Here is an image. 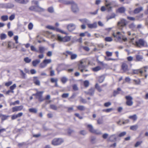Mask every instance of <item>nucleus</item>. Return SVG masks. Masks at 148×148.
Here are the masks:
<instances>
[{"label":"nucleus","instance_id":"a19ab883","mask_svg":"<svg viewBox=\"0 0 148 148\" xmlns=\"http://www.w3.org/2000/svg\"><path fill=\"white\" fill-rule=\"evenodd\" d=\"M29 112H33L34 113H36L37 112V110L34 108H31L29 110Z\"/></svg>","mask_w":148,"mask_h":148},{"label":"nucleus","instance_id":"0eeeda50","mask_svg":"<svg viewBox=\"0 0 148 148\" xmlns=\"http://www.w3.org/2000/svg\"><path fill=\"white\" fill-rule=\"evenodd\" d=\"M47 28L49 29L55 30L57 32H60L61 33L67 35L68 33L60 29L55 27H54L51 25H47L46 27Z\"/></svg>","mask_w":148,"mask_h":148},{"label":"nucleus","instance_id":"e433bc0d","mask_svg":"<svg viewBox=\"0 0 148 148\" xmlns=\"http://www.w3.org/2000/svg\"><path fill=\"white\" fill-rule=\"evenodd\" d=\"M31 59L28 57H25L24 59V61L26 63H29L31 61Z\"/></svg>","mask_w":148,"mask_h":148},{"label":"nucleus","instance_id":"69168bd1","mask_svg":"<svg viewBox=\"0 0 148 148\" xmlns=\"http://www.w3.org/2000/svg\"><path fill=\"white\" fill-rule=\"evenodd\" d=\"M58 81V79H57L56 78L55 79L54 78H51V82L52 83L56 82H57Z\"/></svg>","mask_w":148,"mask_h":148},{"label":"nucleus","instance_id":"2eb2a0df","mask_svg":"<svg viewBox=\"0 0 148 148\" xmlns=\"http://www.w3.org/2000/svg\"><path fill=\"white\" fill-rule=\"evenodd\" d=\"M132 72L133 74H139L140 73L142 74L143 73L142 68L138 69L133 70Z\"/></svg>","mask_w":148,"mask_h":148},{"label":"nucleus","instance_id":"aec40b11","mask_svg":"<svg viewBox=\"0 0 148 148\" xmlns=\"http://www.w3.org/2000/svg\"><path fill=\"white\" fill-rule=\"evenodd\" d=\"M40 62V60L39 59H36L32 62V64L34 66L36 67Z\"/></svg>","mask_w":148,"mask_h":148},{"label":"nucleus","instance_id":"49530a36","mask_svg":"<svg viewBox=\"0 0 148 148\" xmlns=\"http://www.w3.org/2000/svg\"><path fill=\"white\" fill-rule=\"evenodd\" d=\"M47 65L43 61V62L40 64V68H45Z\"/></svg>","mask_w":148,"mask_h":148},{"label":"nucleus","instance_id":"423d86ee","mask_svg":"<svg viewBox=\"0 0 148 148\" xmlns=\"http://www.w3.org/2000/svg\"><path fill=\"white\" fill-rule=\"evenodd\" d=\"M64 142V140L62 138H55L52 141L51 143L54 145H60Z\"/></svg>","mask_w":148,"mask_h":148},{"label":"nucleus","instance_id":"a211bd4d","mask_svg":"<svg viewBox=\"0 0 148 148\" xmlns=\"http://www.w3.org/2000/svg\"><path fill=\"white\" fill-rule=\"evenodd\" d=\"M117 139L116 134H113L110 136L109 137V140L113 142L116 141Z\"/></svg>","mask_w":148,"mask_h":148},{"label":"nucleus","instance_id":"2f4dec72","mask_svg":"<svg viewBox=\"0 0 148 148\" xmlns=\"http://www.w3.org/2000/svg\"><path fill=\"white\" fill-rule=\"evenodd\" d=\"M88 127L89 129V131L92 132V133L93 132H94V130H94L93 127L91 125H88L87 126Z\"/></svg>","mask_w":148,"mask_h":148},{"label":"nucleus","instance_id":"5701e85b","mask_svg":"<svg viewBox=\"0 0 148 148\" xmlns=\"http://www.w3.org/2000/svg\"><path fill=\"white\" fill-rule=\"evenodd\" d=\"M60 80L62 82L65 84L68 80V78L66 76H63L61 78Z\"/></svg>","mask_w":148,"mask_h":148},{"label":"nucleus","instance_id":"774afa93","mask_svg":"<svg viewBox=\"0 0 148 148\" xmlns=\"http://www.w3.org/2000/svg\"><path fill=\"white\" fill-rule=\"evenodd\" d=\"M48 11L50 13H52L54 11L53 9V8L52 7H50L49 8H48Z\"/></svg>","mask_w":148,"mask_h":148},{"label":"nucleus","instance_id":"0e129e2a","mask_svg":"<svg viewBox=\"0 0 148 148\" xmlns=\"http://www.w3.org/2000/svg\"><path fill=\"white\" fill-rule=\"evenodd\" d=\"M12 81H9L6 82L5 84V85L7 86H9L12 84Z\"/></svg>","mask_w":148,"mask_h":148},{"label":"nucleus","instance_id":"052dcab7","mask_svg":"<svg viewBox=\"0 0 148 148\" xmlns=\"http://www.w3.org/2000/svg\"><path fill=\"white\" fill-rule=\"evenodd\" d=\"M16 87V85L15 84H13L12 86H10V88L11 90H13Z\"/></svg>","mask_w":148,"mask_h":148},{"label":"nucleus","instance_id":"6e6552de","mask_svg":"<svg viewBox=\"0 0 148 148\" xmlns=\"http://www.w3.org/2000/svg\"><path fill=\"white\" fill-rule=\"evenodd\" d=\"M126 25V20L123 19H121L120 21L118 23V26L119 28L121 30H122V28Z\"/></svg>","mask_w":148,"mask_h":148},{"label":"nucleus","instance_id":"393cba45","mask_svg":"<svg viewBox=\"0 0 148 148\" xmlns=\"http://www.w3.org/2000/svg\"><path fill=\"white\" fill-rule=\"evenodd\" d=\"M109 3H112L111 6L113 7H114L118 6V4L115 1H112L108 2Z\"/></svg>","mask_w":148,"mask_h":148},{"label":"nucleus","instance_id":"4be33fe9","mask_svg":"<svg viewBox=\"0 0 148 148\" xmlns=\"http://www.w3.org/2000/svg\"><path fill=\"white\" fill-rule=\"evenodd\" d=\"M37 77H34L33 81L34 83L36 85H40V82L39 80H38Z\"/></svg>","mask_w":148,"mask_h":148},{"label":"nucleus","instance_id":"b1692460","mask_svg":"<svg viewBox=\"0 0 148 148\" xmlns=\"http://www.w3.org/2000/svg\"><path fill=\"white\" fill-rule=\"evenodd\" d=\"M136 60L138 61H142L143 59V56L140 55H137L136 56Z\"/></svg>","mask_w":148,"mask_h":148},{"label":"nucleus","instance_id":"ea45409f","mask_svg":"<svg viewBox=\"0 0 148 148\" xmlns=\"http://www.w3.org/2000/svg\"><path fill=\"white\" fill-rule=\"evenodd\" d=\"M95 88L99 92H100L102 91L101 88L98 85L97 83L95 85Z\"/></svg>","mask_w":148,"mask_h":148},{"label":"nucleus","instance_id":"cd10ccee","mask_svg":"<svg viewBox=\"0 0 148 148\" xmlns=\"http://www.w3.org/2000/svg\"><path fill=\"white\" fill-rule=\"evenodd\" d=\"M143 8L142 7L137 8L135 9L134 11V13L135 14H137L140 11L143 10Z\"/></svg>","mask_w":148,"mask_h":148},{"label":"nucleus","instance_id":"f3484780","mask_svg":"<svg viewBox=\"0 0 148 148\" xmlns=\"http://www.w3.org/2000/svg\"><path fill=\"white\" fill-rule=\"evenodd\" d=\"M79 21L83 24H86L87 26H88V24L90 23V21L88 19L86 18L82 19H79Z\"/></svg>","mask_w":148,"mask_h":148},{"label":"nucleus","instance_id":"603ef678","mask_svg":"<svg viewBox=\"0 0 148 148\" xmlns=\"http://www.w3.org/2000/svg\"><path fill=\"white\" fill-rule=\"evenodd\" d=\"M77 55L75 54H72L71 55V60L75 59L77 57Z\"/></svg>","mask_w":148,"mask_h":148},{"label":"nucleus","instance_id":"f03ea898","mask_svg":"<svg viewBox=\"0 0 148 148\" xmlns=\"http://www.w3.org/2000/svg\"><path fill=\"white\" fill-rule=\"evenodd\" d=\"M112 35L114 38H116L120 42L122 40L125 41L127 40V38L122 35L121 33L120 32H117L116 34L114 33L112 34Z\"/></svg>","mask_w":148,"mask_h":148},{"label":"nucleus","instance_id":"bf43d9fd","mask_svg":"<svg viewBox=\"0 0 148 148\" xmlns=\"http://www.w3.org/2000/svg\"><path fill=\"white\" fill-rule=\"evenodd\" d=\"M111 104V103L110 102H108L104 103V105L105 107H109V106H110Z\"/></svg>","mask_w":148,"mask_h":148},{"label":"nucleus","instance_id":"864d4df0","mask_svg":"<svg viewBox=\"0 0 148 148\" xmlns=\"http://www.w3.org/2000/svg\"><path fill=\"white\" fill-rule=\"evenodd\" d=\"M33 25L32 23H30L28 25V28L29 30H31L33 28Z\"/></svg>","mask_w":148,"mask_h":148},{"label":"nucleus","instance_id":"58836bf2","mask_svg":"<svg viewBox=\"0 0 148 148\" xmlns=\"http://www.w3.org/2000/svg\"><path fill=\"white\" fill-rule=\"evenodd\" d=\"M0 37L1 40H3L6 38L7 36L5 34H1L0 35Z\"/></svg>","mask_w":148,"mask_h":148},{"label":"nucleus","instance_id":"4c0bfd02","mask_svg":"<svg viewBox=\"0 0 148 148\" xmlns=\"http://www.w3.org/2000/svg\"><path fill=\"white\" fill-rule=\"evenodd\" d=\"M129 118L130 119H132L134 121H136L137 119V117L136 114H134L132 116H129Z\"/></svg>","mask_w":148,"mask_h":148},{"label":"nucleus","instance_id":"412c9836","mask_svg":"<svg viewBox=\"0 0 148 148\" xmlns=\"http://www.w3.org/2000/svg\"><path fill=\"white\" fill-rule=\"evenodd\" d=\"M39 50L38 52L40 53H45L46 49L44 47L40 46L38 47Z\"/></svg>","mask_w":148,"mask_h":148},{"label":"nucleus","instance_id":"c756f323","mask_svg":"<svg viewBox=\"0 0 148 148\" xmlns=\"http://www.w3.org/2000/svg\"><path fill=\"white\" fill-rule=\"evenodd\" d=\"M125 11V8L123 7L119 8L117 10V12L121 13H123Z\"/></svg>","mask_w":148,"mask_h":148},{"label":"nucleus","instance_id":"8fccbe9b","mask_svg":"<svg viewBox=\"0 0 148 148\" xmlns=\"http://www.w3.org/2000/svg\"><path fill=\"white\" fill-rule=\"evenodd\" d=\"M50 108L54 110H56L57 109V106L53 104H51L50 105Z\"/></svg>","mask_w":148,"mask_h":148},{"label":"nucleus","instance_id":"680f3d73","mask_svg":"<svg viewBox=\"0 0 148 148\" xmlns=\"http://www.w3.org/2000/svg\"><path fill=\"white\" fill-rule=\"evenodd\" d=\"M94 131V132H93V133L98 135L101 134V132L99 130H95Z\"/></svg>","mask_w":148,"mask_h":148},{"label":"nucleus","instance_id":"09e8293b","mask_svg":"<svg viewBox=\"0 0 148 148\" xmlns=\"http://www.w3.org/2000/svg\"><path fill=\"white\" fill-rule=\"evenodd\" d=\"M105 40L107 42H110L112 40V39L111 37H108L105 38Z\"/></svg>","mask_w":148,"mask_h":148},{"label":"nucleus","instance_id":"f704fd0d","mask_svg":"<svg viewBox=\"0 0 148 148\" xmlns=\"http://www.w3.org/2000/svg\"><path fill=\"white\" fill-rule=\"evenodd\" d=\"M121 89L120 88H118L117 89V90H114V91L113 95L114 96H116L117 95L119 94V91H121Z\"/></svg>","mask_w":148,"mask_h":148},{"label":"nucleus","instance_id":"3c124183","mask_svg":"<svg viewBox=\"0 0 148 148\" xmlns=\"http://www.w3.org/2000/svg\"><path fill=\"white\" fill-rule=\"evenodd\" d=\"M43 61L47 65V64H49L51 62V59H45Z\"/></svg>","mask_w":148,"mask_h":148},{"label":"nucleus","instance_id":"72a5a7b5","mask_svg":"<svg viewBox=\"0 0 148 148\" xmlns=\"http://www.w3.org/2000/svg\"><path fill=\"white\" fill-rule=\"evenodd\" d=\"M105 79V77L103 75H102L100 76L99 79L98 81L100 83H102L104 80Z\"/></svg>","mask_w":148,"mask_h":148},{"label":"nucleus","instance_id":"79ce46f5","mask_svg":"<svg viewBox=\"0 0 148 148\" xmlns=\"http://www.w3.org/2000/svg\"><path fill=\"white\" fill-rule=\"evenodd\" d=\"M77 108L80 110H85V108L83 106H79L77 107Z\"/></svg>","mask_w":148,"mask_h":148},{"label":"nucleus","instance_id":"e2e57ef3","mask_svg":"<svg viewBox=\"0 0 148 148\" xmlns=\"http://www.w3.org/2000/svg\"><path fill=\"white\" fill-rule=\"evenodd\" d=\"M73 90L75 91H76L78 90V88L76 84L73 85Z\"/></svg>","mask_w":148,"mask_h":148},{"label":"nucleus","instance_id":"de8ad7c7","mask_svg":"<svg viewBox=\"0 0 148 148\" xmlns=\"http://www.w3.org/2000/svg\"><path fill=\"white\" fill-rule=\"evenodd\" d=\"M31 50L32 51H35L36 52H38V50L34 46L32 45L30 47Z\"/></svg>","mask_w":148,"mask_h":148},{"label":"nucleus","instance_id":"37998d69","mask_svg":"<svg viewBox=\"0 0 148 148\" xmlns=\"http://www.w3.org/2000/svg\"><path fill=\"white\" fill-rule=\"evenodd\" d=\"M101 69V68L100 66H97L93 68L92 70L94 71H97Z\"/></svg>","mask_w":148,"mask_h":148},{"label":"nucleus","instance_id":"a18cd8bd","mask_svg":"<svg viewBox=\"0 0 148 148\" xmlns=\"http://www.w3.org/2000/svg\"><path fill=\"white\" fill-rule=\"evenodd\" d=\"M8 117V116L4 115L2 114L1 118L2 121H4L7 119Z\"/></svg>","mask_w":148,"mask_h":148},{"label":"nucleus","instance_id":"ddd939ff","mask_svg":"<svg viewBox=\"0 0 148 148\" xmlns=\"http://www.w3.org/2000/svg\"><path fill=\"white\" fill-rule=\"evenodd\" d=\"M23 106H16L12 108V112H14L17 111H19L21 110L23 108Z\"/></svg>","mask_w":148,"mask_h":148},{"label":"nucleus","instance_id":"6e6d98bb","mask_svg":"<svg viewBox=\"0 0 148 148\" xmlns=\"http://www.w3.org/2000/svg\"><path fill=\"white\" fill-rule=\"evenodd\" d=\"M84 85L85 87H88L89 85V82L87 80H86L84 82Z\"/></svg>","mask_w":148,"mask_h":148},{"label":"nucleus","instance_id":"9d476101","mask_svg":"<svg viewBox=\"0 0 148 148\" xmlns=\"http://www.w3.org/2000/svg\"><path fill=\"white\" fill-rule=\"evenodd\" d=\"M76 28L75 25L73 23L69 24L67 26V29L69 32H72L75 30Z\"/></svg>","mask_w":148,"mask_h":148},{"label":"nucleus","instance_id":"4468645a","mask_svg":"<svg viewBox=\"0 0 148 148\" xmlns=\"http://www.w3.org/2000/svg\"><path fill=\"white\" fill-rule=\"evenodd\" d=\"M73 1H68L66 0H59V1L60 3L65 5L71 4Z\"/></svg>","mask_w":148,"mask_h":148},{"label":"nucleus","instance_id":"4d7b16f0","mask_svg":"<svg viewBox=\"0 0 148 148\" xmlns=\"http://www.w3.org/2000/svg\"><path fill=\"white\" fill-rule=\"evenodd\" d=\"M126 134L125 132H123L121 133L119 135V137H122L124 136Z\"/></svg>","mask_w":148,"mask_h":148},{"label":"nucleus","instance_id":"c85d7f7f","mask_svg":"<svg viewBox=\"0 0 148 148\" xmlns=\"http://www.w3.org/2000/svg\"><path fill=\"white\" fill-rule=\"evenodd\" d=\"M116 16L115 14L113 13H112L111 15L110 16H107L106 17L107 21H108V20L112 19V18H114Z\"/></svg>","mask_w":148,"mask_h":148},{"label":"nucleus","instance_id":"7c9ffc66","mask_svg":"<svg viewBox=\"0 0 148 148\" xmlns=\"http://www.w3.org/2000/svg\"><path fill=\"white\" fill-rule=\"evenodd\" d=\"M43 92V91L37 92L35 94H34L33 95L36 96L38 97L42 96V94Z\"/></svg>","mask_w":148,"mask_h":148},{"label":"nucleus","instance_id":"bb28decb","mask_svg":"<svg viewBox=\"0 0 148 148\" xmlns=\"http://www.w3.org/2000/svg\"><path fill=\"white\" fill-rule=\"evenodd\" d=\"M122 68L124 71H127L128 70L127 65L125 63L123 64L122 65Z\"/></svg>","mask_w":148,"mask_h":148},{"label":"nucleus","instance_id":"1a4fd4ad","mask_svg":"<svg viewBox=\"0 0 148 148\" xmlns=\"http://www.w3.org/2000/svg\"><path fill=\"white\" fill-rule=\"evenodd\" d=\"M125 99H126V104L129 106H131L133 104L132 101L133 98L130 96H127L125 97Z\"/></svg>","mask_w":148,"mask_h":148},{"label":"nucleus","instance_id":"c03bdc74","mask_svg":"<svg viewBox=\"0 0 148 148\" xmlns=\"http://www.w3.org/2000/svg\"><path fill=\"white\" fill-rule=\"evenodd\" d=\"M1 19L3 21H7L8 19V17L7 16H2L1 17Z\"/></svg>","mask_w":148,"mask_h":148},{"label":"nucleus","instance_id":"f8f14e48","mask_svg":"<svg viewBox=\"0 0 148 148\" xmlns=\"http://www.w3.org/2000/svg\"><path fill=\"white\" fill-rule=\"evenodd\" d=\"M88 27L90 29H96L97 27V22H95L92 23H90L88 24Z\"/></svg>","mask_w":148,"mask_h":148},{"label":"nucleus","instance_id":"c9c22d12","mask_svg":"<svg viewBox=\"0 0 148 148\" xmlns=\"http://www.w3.org/2000/svg\"><path fill=\"white\" fill-rule=\"evenodd\" d=\"M44 9L41 8V7H39L38 5H37L36 6V8L35 11H43Z\"/></svg>","mask_w":148,"mask_h":148},{"label":"nucleus","instance_id":"dca6fc26","mask_svg":"<svg viewBox=\"0 0 148 148\" xmlns=\"http://www.w3.org/2000/svg\"><path fill=\"white\" fill-rule=\"evenodd\" d=\"M23 114L22 112H20L16 114L12 115L11 117L12 120H14L17 118L21 116Z\"/></svg>","mask_w":148,"mask_h":148},{"label":"nucleus","instance_id":"473e14b6","mask_svg":"<svg viewBox=\"0 0 148 148\" xmlns=\"http://www.w3.org/2000/svg\"><path fill=\"white\" fill-rule=\"evenodd\" d=\"M138 128V125H136L131 126L130 127V129L132 130L135 131Z\"/></svg>","mask_w":148,"mask_h":148},{"label":"nucleus","instance_id":"7ed1b4c3","mask_svg":"<svg viewBox=\"0 0 148 148\" xmlns=\"http://www.w3.org/2000/svg\"><path fill=\"white\" fill-rule=\"evenodd\" d=\"M57 40L59 42H66L69 41L71 39L70 38L69 36H65L62 37L59 35L57 36Z\"/></svg>","mask_w":148,"mask_h":148},{"label":"nucleus","instance_id":"5fc2aeb1","mask_svg":"<svg viewBox=\"0 0 148 148\" xmlns=\"http://www.w3.org/2000/svg\"><path fill=\"white\" fill-rule=\"evenodd\" d=\"M133 81L136 84L139 85L140 84V79H138L137 80L134 79Z\"/></svg>","mask_w":148,"mask_h":148},{"label":"nucleus","instance_id":"a878e982","mask_svg":"<svg viewBox=\"0 0 148 148\" xmlns=\"http://www.w3.org/2000/svg\"><path fill=\"white\" fill-rule=\"evenodd\" d=\"M16 2L23 4H26L29 2L28 0L25 1V0H15Z\"/></svg>","mask_w":148,"mask_h":148},{"label":"nucleus","instance_id":"338daca9","mask_svg":"<svg viewBox=\"0 0 148 148\" xmlns=\"http://www.w3.org/2000/svg\"><path fill=\"white\" fill-rule=\"evenodd\" d=\"M69 93H65L63 94L62 95V98H66V97H68L69 96Z\"/></svg>","mask_w":148,"mask_h":148},{"label":"nucleus","instance_id":"6ab92c4d","mask_svg":"<svg viewBox=\"0 0 148 148\" xmlns=\"http://www.w3.org/2000/svg\"><path fill=\"white\" fill-rule=\"evenodd\" d=\"M95 92V89L94 88H91L90 89L88 92H85V93L90 95H94Z\"/></svg>","mask_w":148,"mask_h":148},{"label":"nucleus","instance_id":"20e7f679","mask_svg":"<svg viewBox=\"0 0 148 148\" xmlns=\"http://www.w3.org/2000/svg\"><path fill=\"white\" fill-rule=\"evenodd\" d=\"M86 65V60L83 59L80 61V63L78 65V68L82 72H83Z\"/></svg>","mask_w":148,"mask_h":148},{"label":"nucleus","instance_id":"9b49d317","mask_svg":"<svg viewBox=\"0 0 148 148\" xmlns=\"http://www.w3.org/2000/svg\"><path fill=\"white\" fill-rule=\"evenodd\" d=\"M112 3H108L107 1H106L105 3V6L106 7V10H107L108 12H110L112 11V6H111Z\"/></svg>","mask_w":148,"mask_h":148},{"label":"nucleus","instance_id":"f257e3e1","mask_svg":"<svg viewBox=\"0 0 148 148\" xmlns=\"http://www.w3.org/2000/svg\"><path fill=\"white\" fill-rule=\"evenodd\" d=\"M135 46L138 48L148 47V44L147 41L144 39L140 38L135 42Z\"/></svg>","mask_w":148,"mask_h":148},{"label":"nucleus","instance_id":"13d9d810","mask_svg":"<svg viewBox=\"0 0 148 148\" xmlns=\"http://www.w3.org/2000/svg\"><path fill=\"white\" fill-rule=\"evenodd\" d=\"M130 28L133 29L135 27V25L134 23H132L129 25Z\"/></svg>","mask_w":148,"mask_h":148},{"label":"nucleus","instance_id":"39448f33","mask_svg":"<svg viewBox=\"0 0 148 148\" xmlns=\"http://www.w3.org/2000/svg\"><path fill=\"white\" fill-rule=\"evenodd\" d=\"M71 10L74 13H76L79 11V9L77 4L73 1L71 4Z\"/></svg>","mask_w":148,"mask_h":148}]
</instances>
